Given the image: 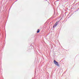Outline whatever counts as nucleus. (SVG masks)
Wrapping results in <instances>:
<instances>
[{
	"label": "nucleus",
	"instance_id": "f03ea898",
	"mask_svg": "<svg viewBox=\"0 0 79 79\" xmlns=\"http://www.w3.org/2000/svg\"><path fill=\"white\" fill-rule=\"evenodd\" d=\"M58 22H57L54 25L53 27H56L57 25H58Z\"/></svg>",
	"mask_w": 79,
	"mask_h": 79
},
{
	"label": "nucleus",
	"instance_id": "f257e3e1",
	"mask_svg": "<svg viewBox=\"0 0 79 79\" xmlns=\"http://www.w3.org/2000/svg\"><path fill=\"white\" fill-rule=\"evenodd\" d=\"M54 63L56 65V66H59V64H58V63L57 62V61H56L55 60H54Z\"/></svg>",
	"mask_w": 79,
	"mask_h": 79
},
{
	"label": "nucleus",
	"instance_id": "7ed1b4c3",
	"mask_svg": "<svg viewBox=\"0 0 79 79\" xmlns=\"http://www.w3.org/2000/svg\"><path fill=\"white\" fill-rule=\"evenodd\" d=\"M40 32V30H39V29H38L37 31V33H39V32Z\"/></svg>",
	"mask_w": 79,
	"mask_h": 79
}]
</instances>
